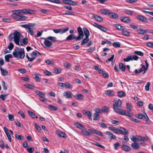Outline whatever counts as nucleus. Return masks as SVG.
Listing matches in <instances>:
<instances>
[{"label":"nucleus","mask_w":153,"mask_h":153,"mask_svg":"<svg viewBox=\"0 0 153 153\" xmlns=\"http://www.w3.org/2000/svg\"><path fill=\"white\" fill-rule=\"evenodd\" d=\"M13 56L16 58H20L22 59L25 56V51L24 48L20 49L19 47H16L13 53Z\"/></svg>","instance_id":"obj_1"},{"label":"nucleus","mask_w":153,"mask_h":153,"mask_svg":"<svg viewBox=\"0 0 153 153\" xmlns=\"http://www.w3.org/2000/svg\"><path fill=\"white\" fill-rule=\"evenodd\" d=\"M122 104V101L120 99L117 100L115 103H114L113 105V109L116 113H117L120 111V109H121L119 108L121 107Z\"/></svg>","instance_id":"obj_2"},{"label":"nucleus","mask_w":153,"mask_h":153,"mask_svg":"<svg viewBox=\"0 0 153 153\" xmlns=\"http://www.w3.org/2000/svg\"><path fill=\"white\" fill-rule=\"evenodd\" d=\"M14 41L15 43L17 45H19V42L21 38V35L18 31H15L13 33Z\"/></svg>","instance_id":"obj_3"},{"label":"nucleus","mask_w":153,"mask_h":153,"mask_svg":"<svg viewBox=\"0 0 153 153\" xmlns=\"http://www.w3.org/2000/svg\"><path fill=\"white\" fill-rule=\"evenodd\" d=\"M77 31L79 33V36L76 37V41H78L82 39L83 37L84 34L82 28L79 27L77 28Z\"/></svg>","instance_id":"obj_4"},{"label":"nucleus","mask_w":153,"mask_h":153,"mask_svg":"<svg viewBox=\"0 0 153 153\" xmlns=\"http://www.w3.org/2000/svg\"><path fill=\"white\" fill-rule=\"evenodd\" d=\"M117 113L122 115L130 117L133 116V114L131 113L125 111L122 109H120V111Z\"/></svg>","instance_id":"obj_5"},{"label":"nucleus","mask_w":153,"mask_h":153,"mask_svg":"<svg viewBox=\"0 0 153 153\" xmlns=\"http://www.w3.org/2000/svg\"><path fill=\"white\" fill-rule=\"evenodd\" d=\"M69 28L67 27L65 28H63L62 29H53V31L56 33H60L61 34H62L68 31Z\"/></svg>","instance_id":"obj_6"},{"label":"nucleus","mask_w":153,"mask_h":153,"mask_svg":"<svg viewBox=\"0 0 153 153\" xmlns=\"http://www.w3.org/2000/svg\"><path fill=\"white\" fill-rule=\"evenodd\" d=\"M21 11L22 13H24L32 14L35 13V11L34 10L30 9H22L21 10Z\"/></svg>","instance_id":"obj_7"},{"label":"nucleus","mask_w":153,"mask_h":153,"mask_svg":"<svg viewBox=\"0 0 153 153\" xmlns=\"http://www.w3.org/2000/svg\"><path fill=\"white\" fill-rule=\"evenodd\" d=\"M147 70H146V68L144 65H142V67L138 71L137 69H136L135 70L134 72L135 74H138V73H140L143 71H144V73H143V74L145 73V71H146Z\"/></svg>","instance_id":"obj_8"},{"label":"nucleus","mask_w":153,"mask_h":153,"mask_svg":"<svg viewBox=\"0 0 153 153\" xmlns=\"http://www.w3.org/2000/svg\"><path fill=\"white\" fill-rule=\"evenodd\" d=\"M62 1L63 3L72 5H76L77 4L76 2L71 0H62Z\"/></svg>","instance_id":"obj_9"},{"label":"nucleus","mask_w":153,"mask_h":153,"mask_svg":"<svg viewBox=\"0 0 153 153\" xmlns=\"http://www.w3.org/2000/svg\"><path fill=\"white\" fill-rule=\"evenodd\" d=\"M119 134H122L124 135H128V132L127 131L125 128L120 127V129H119Z\"/></svg>","instance_id":"obj_10"},{"label":"nucleus","mask_w":153,"mask_h":153,"mask_svg":"<svg viewBox=\"0 0 153 153\" xmlns=\"http://www.w3.org/2000/svg\"><path fill=\"white\" fill-rule=\"evenodd\" d=\"M88 131L91 132L95 134L98 135L100 136H103V134L102 133L95 129H88Z\"/></svg>","instance_id":"obj_11"},{"label":"nucleus","mask_w":153,"mask_h":153,"mask_svg":"<svg viewBox=\"0 0 153 153\" xmlns=\"http://www.w3.org/2000/svg\"><path fill=\"white\" fill-rule=\"evenodd\" d=\"M137 18L138 19L144 22H146L147 21V18L143 15H139L137 16Z\"/></svg>","instance_id":"obj_12"},{"label":"nucleus","mask_w":153,"mask_h":153,"mask_svg":"<svg viewBox=\"0 0 153 153\" xmlns=\"http://www.w3.org/2000/svg\"><path fill=\"white\" fill-rule=\"evenodd\" d=\"M15 18L17 20L24 21L26 20L27 18L26 16L19 15V16H14Z\"/></svg>","instance_id":"obj_13"},{"label":"nucleus","mask_w":153,"mask_h":153,"mask_svg":"<svg viewBox=\"0 0 153 153\" xmlns=\"http://www.w3.org/2000/svg\"><path fill=\"white\" fill-rule=\"evenodd\" d=\"M105 133L109 136V138L111 140H114L116 139V136L110 132L106 131L105 132Z\"/></svg>","instance_id":"obj_14"},{"label":"nucleus","mask_w":153,"mask_h":153,"mask_svg":"<svg viewBox=\"0 0 153 153\" xmlns=\"http://www.w3.org/2000/svg\"><path fill=\"white\" fill-rule=\"evenodd\" d=\"M76 37L74 34H71L68 36L66 38V40H72L73 39H75L76 41Z\"/></svg>","instance_id":"obj_15"},{"label":"nucleus","mask_w":153,"mask_h":153,"mask_svg":"<svg viewBox=\"0 0 153 153\" xmlns=\"http://www.w3.org/2000/svg\"><path fill=\"white\" fill-rule=\"evenodd\" d=\"M81 132L82 134L85 135L87 136H91V134L88 131L85 130V128L84 127V128H83L82 129Z\"/></svg>","instance_id":"obj_16"},{"label":"nucleus","mask_w":153,"mask_h":153,"mask_svg":"<svg viewBox=\"0 0 153 153\" xmlns=\"http://www.w3.org/2000/svg\"><path fill=\"white\" fill-rule=\"evenodd\" d=\"M63 94L64 96H65L66 98H72V94L70 91H68L64 92Z\"/></svg>","instance_id":"obj_17"},{"label":"nucleus","mask_w":153,"mask_h":153,"mask_svg":"<svg viewBox=\"0 0 153 153\" xmlns=\"http://www.w3.org/2000/svg\"><path fill=\"white\" fill-rule=\"evenodd\" d=\"M22 12L20 10H15L13 11V13L12 15L11 16H13L14 17L15 16H14V15H16V16H19L21 14Z\"/></svg>","instance_id":"obj_18"},{"label":"nucleus","mask_w":153,"mask_h":153,"mask_svg":"<svg viewBox=\"0 0 153 153\" xmlns=\"http://www.w3.org/2000/svg\"><path fill=\"white\" fill-rule=\"evenodd\" d=\"M123 145L122 147L123 150L126 152H128L131 150V148L128 146L125 145L123 144Z\"/></svg>","instance_id":"obj_19"},{"label":"nucleus","mask_w":153,"mask_h":153,"mask_svg":"<svg viewBox=\"0 0 153 153\" xmlns=\"http://www.w3.org/2000/svg\"><path fill=\"white\" fill-rule=\"evenodd\" d=\"M108 15L111 17L115 19H117L119 17V16L117 14L113 12H109Z\"/></svg>","instance_id":"obj_20"},{"label":"nucleus","mask_w":153,"mask_h":153,"mask_svg":"<svg viewBox=\"0 0 153 153\" xmlns=\"http://www.w3.org/2000/svg\"><path fill=\"white\" fill-rule=\"evenodd\" d=\"M131 146L133 148L136 149H138L140 147V146L139 144L138 143L135 142L132 143Z\"/></svg>","instance_id":"obj_21"},{"label":"nucleus","mask_w":153,"mask_h":153,"mask_svg":"<svg viewBox=\"0 0 153 153\" xmlns=\"http://www.w3.org/2000/svg\"><path fill=\"white\" fill-rule=\"evenodd\" d=\"M137 137L138 140L143 141H145L146 140L148 139V138L147 136L143 137L141 136L138 135Z\"/></svg>","instance_id":"obj_22"},{"label":"nucleus","mask_w":153,"mask_h":153,"mask_svg":"<svg viewBox=\"0 0 153 153\" xmlns=\"http://www.w3.org/2000/svg\"><path fill=\"white\" fill-rule=\"evenodd\" d=\"M56 133L59 136L62 138L65 137V136L66 135V134L65 133L61 131H57Z\"/></svg>","instance_id":"obj_23"},{"label":"nucleus","mask_w":153,"mask_h":153,"mask_svg":"<svg viewBox=\"0 0 153 153\" xmlns=\"http://www.w3.org/2000/svg\"><path fill=\"white\" fill-rule=\"evenodd\" d=\"M120 19L122 21L126 23H128L130 21L129 19L127 17H121L120 18Z\"/></svg>","instance_id":"obj_24"},{"label":"nucleus","mask_w":153,"mask_h":153,"mask_svg":"<svg viewBox=\"0 0 153 153\" xmlns=\"http://www.w3.org/2000/svg\"><path fill=\"white\" fill-rule=\"evenodd\" d=\"M83 30H84V33L85 35V37H88L90 33L89 30L87 29L85 27H84L83 28Z\"/></svg>","instance_id":"obj_25"},{"label":"nucleus","mask_w":153,"mask_h":153,"mask_svg":"<svg viewBox=\"0 0 153 153\" xmlns=\"http://www.w3.org/2000/svg\"><path fill=\"white\" fill-rule=\"evenodd\" d=\"M28 112L29 116L32 118H37V116L34 112H32L30 111H28Z\"/></svg>","instance_id":"obj_26"},{"label":"nucleus","mask_w":153,"mask_h":153,"mask_svg":"<svg viewBox=\"0 0 153 153\" xmlns=\"http://www.w3.org/2000/svg\"><path fill=\"white\" fill-rule=\"evenodd\" d=\"M44 44L48 47H50L52 45V42L48 40H45L44 41Z\"/></svg>","instance_id":"obj_27"},{"label":"nucleus","mask_w":153,"mask_h":153,"mask_svg":"<svg viewBox=\"0 0 153 153\" xmlns=\"http://www.w3.org/2000/svg\"><path fill=\"white\" fill-rule=\"evenodd\" d=\"M74 125L76 127L78 128H79L81 129H82L83 128H84V126L82 124H80L79 123L75 122L74 123Z\"/></svg>","instance_id":"obj_28"},{"label":"nucleus","mask_w":153,"mask_h":153,"mask_svg":"<svg viewBox=\"0 0 153 153\" xmlns=\"http://www.w3.org/2000/svg\"><path fill=\"white\" fill-rule=\"evenodd\" d=\"M119 68L122 71H124L126 70L125 65L122 63H120L119 65Z\"/></svg>","instance_id":"obj_29"},{"label":"nucleus","mask_w":153,"mask_h":153,"mask_svg":"<svg viewBox=\"0 0 153 153\" xmlns=\"http://www.w3.org/2000/svg\"><path fill=\"white\" fill-rule=\"evenodd\" d=\"M74 97L77 99L82 100L84 98V96L81 94H79L75 95Z\"/></svg>","instance_id":"obj_30"},{"label":"nucleus","mask_w":153,"mask_h":153,"mask_svg":"<svg viewBox=\"0 0 153 153\" xmlns=\"http://www.w3.org/2000/svg\"><path fill=\"white\" fill-rule=\"evenodd\" d=\"M94 17L95 19L97 21L100 22L102 21V17L98 16H94Z\"/></svg>","instance_id":"obj_31"},{"label":"nucleus","mask_w":153,"mask_h":153,"mask_svg":"<svg viewBox=\"0 0 153 153\" xmlns=\"http://www.w3.org/2000/svg\"><path fill=\"white\" fill-rule=\"evenodd\" d=\"M0 70L1 74L3 76H5L7 74L8 72L6 70H3L1 67H0Z\"/></svg>","instance_id":"obj_32"},{"label":"nucleus","mask_w":153,"mask_h":153,"mask_svg":"<svg viewBox=\"0 0 153 153\" xmlns=\"http://www.w3.org/2000/svg\"><path fill=\"white\" fill-rule=\"evenodd\" d=\"M144 119H145L146 120V124H149L151 123V122L149 120V117L146 113H145V116L144 117Z\"/></svg>","instance_id":"obj_33"},{"label":"nucleus","mask_w":153,"mask_h":153,"mask_svg":"<svg viewBox=\"0 0 153 153\" xmlns=\"http://www.w3.org/2000/svg\"><path fill=\"white\" fill-rule=\"evenodd\" d=\"M89 40V39L88 37H85V38H84L81 44V45H83L86 44L88 42Z\"/></svg>","instance_id":"obj_34"},{"label":"nucleus","mask_w":153,"mask_h":153,"mask_svg":"<svg viewBox=\"0 0 153 153\" xmlns=\"http://www.w3.org/2000/svg\"><path fill=\"white\" fill-rule=\"evenodd\" d=\"M115 27L118 29L122 30L125 29V27L123 26H122L120 25L116 24L115 25Z\"/></svg>","instance_id":"obj_35"},{"label":"nucleus","mask_w":153,"mask_h":153,"mask_svg":"<svg viewBox=\"0 0 153 153\" xmlns=\"http://www.w3.org/2000/svg\"><path fill=\"white\" fill-rule=\"evenodd\" d=\"M118 96L120 97H123L126 96V94L123 91H118Z\"/></svg>","instance_id":"obj_36"},{"label":"nucleus","mask_w":153,"mask_h":153,"mask_svg":"<svg viewBox=\"0 0 153 153\" xmlns=\"http://www.w3.org/2000/svg\"><path fill=\"white\" fill-rule=\"evenodd\" d=\"M48 107L51 110L56 111L57 109V108L56 107L52 105H48Z\"/></svg>","instance_id":"obj_37"},{"label":"nucleus","mask_w":153,"mask_h":153,"mask_svg":"<svg viewBox=\"0 0 153 153\" xmlns=\"http://www.w3.org/2000/svg\"><path fill=\"white\" fill-rule=\"evenodd\" d=\"M12 55L11 54L7 55L5 56V59L6 62H8L9 61V58L12 57Z\"/></svg>","instance_id":"obj_38"},{"label":"nucleus","mask_w":153,"mask_h":153,"mask_svg":"<svg viewBox=\"0 0 153 153\" xmlns=\"http://www.w3.org/2000/svg\"><path fill=\"white\" fill-rule=\"evenodd\" d=\"M105 94L107 95L113 96L114 95L113 92L110 90H107L105 91Z\"/></svg>","instance_id":"obj_39"},{"label":"nucleus","mask_w":153,"mask_h":153,"mask_svg":"<svg viewBox=\"0 0 153 153\" xmlns=\"http://www.w3.org/2000/svg\"><path fill=\"white\" fill-rule=\"evenodd\" d=\"M30 24H31L29 23L28 24L22 25H21V26L22 27L27 29L28 30L30 29V26L31 25Z\"/></svg>","instance_id":"obj_40"},{"label":"nucleus","mask_w":153,"mask_h":153,"mask_svg":"<svg viewBox=\"0 0 153 153\" xmlns=\"http://www.w3.org/2000/svg\"><path fill=\"white\" fill-rule=\"evenodd\" d=\"M121 44L119 42H115L112 44V45L116 48H119L120 47Z\"/></svg>","instance_id":"obj_41"},{"label":"nucleus","mask_w":153,"mask_h":153,"mask_svg":"<svg viewBox=\"0 0 153 153\" xmlns=\"http://www.w3.org/2000/svg\"><path fill=\"white\" fill-rule=\"evenodd\" d=\"M93 119L94 120H99V115L97 113H95L93 114Z\"/></svg>","instance_id":"obj_42"},{"label":"nucleus","mask_w":153,"mask_h":153,"mask_svg":"<svg viewBox=\"0 0 153 153\" xmlns=\"http://www.w3.org/2000/svg\"><path fill=\"white\" fill-rule=\"evenodd\" d=\"M123 60L126 62H128L130 60H132V56L130 55L128 56L126 58L123 59Z\"/></svg>","instance_id":"obj_43"},{"label":"nucleus","mask_w":153,"mask_h":153,"mask_svg":"<svg viewBox=\"0 0 153 153\" xmlns=\"http://www.w3.org/2000/svg\"><path fill=\"white\" fill-rule=\"evenodd\" d=\"M16 138L18 140H22L23 139V137L22 135H19L17 134H15Z\"/></svg>","instance_id":"obj_44"},{"label":"nucleus","mask_w":153,"mask_h":153,"mask_svg":"<svg viewBox=\"0 0 153 153\" xmlns=\"http://www.w3.org/2000/svg\"><path fill=\"white\" fill-rule=\"evenodd\" d=\"M36 93L39 95L40 97L43 96H45V94L41 91H36Z\"/></svg>","instance_id":"obj_45"},{"label":"nucleus","mask_w":153,"mask_h":153,"mask_svg":"<svg viewBox=\"0 0 153 153\" xmlns=\"http://www.w3.org/2000/svg\"><path fill=\"white\" fill-rule=\"evenodd\" d=\"M101 13L105 15H106L107 14H109V11L108 10H101Z\"/></svg>","instance_id":"obj_46"},{"label":"nucleus","mask_w":153,"mask_h":153,"mask_svg":"<svg viewBox=\"0 0 153 153\" xmlns=\"http://www.w3.org/2000/svg\"><path fill=\"white\" fill-rule=\"evenodd\" d=\"M47 39L50 40L54 42L56 41V38L55 37L49 36L47 37Z\"/></svg>","instance_id":"obj_47"},{"label":"nucleus","mask_w":153,"mask_h":153,"mask_svg":"<svg viewBox=\"0 0 153 153\" xmlns=\"http://www.w3.org/2000/svg\"><path fill=\"white\" fill-rule=\"evenodd\" d=\"M61 72V69H59L56 68H55L53 69V72L56 74L60 73Z\"/></svg>","instance_id":"obj_48"},{"label":"nucleus","mask_w":153,"mask_h":153,"mask_svg":"<svg viewBox=\"0 0 153 153\" xmlns=\"http://www.w3.org/2000/svg\"><path fill=\"white\" fill-rule=\"evenodd\" d=\"M136 116H137V117L138 119H143V118H144V116H145V114L143 115V114H136Z\"/></svg>","instance_id":"obj_49"},{"label":"nucleus","mask_w":153,"mask_h":153,"mask_svg":"<svg viewBox=\"0 0 153 153\" xmlns=\"http://www.w3.org/2000/svg\"><path fill=\"white\" fill-rule=\"evenodd\" d=\"M35 128L39 132H41L42 131L41 128L36 123L35 124Z\"/></svg>","instance_id":"obj_50"},{"label":"nucleus","mask_w":153,"mask_h":153,"mask_svg":"<svg viewBox=\"0 0 153 153\" xmlns=\"http://www.w3.org/2000/svg\"><path fill=\"white\" fill-rule=\"evenodd\" d=\"M134 53L141 56H143V53L140 51H136L134 52Z\"/></svg>","instance_id":"obj_51"},{"label":"nucleus","mask_w":153,"mask_h":153,"mask_svg":"<svg viewBox=\"0 0 153 153\" xmlns=\"http://www.w3.org/2000/svg\"><path fill=\"white\" fill-rule=\"evenodd\" d=\"M30 56L32 58H34V59L37 56V53L33 52L30 54Z\"/></svg>","instance_id":"obj_52"},{"label":"nucleus","mask_w":153,"mask_h":153,"mask_svg":"<svg viewBox=\"0 0 153 153\" xmlns=\"http://www.w3.org/2000/svg\"><path fill=\"white\" fill-rule=\"evenodd\" d=\"M22 41L23 42V45H27L28 42L27 38L26 37L23 39Z\"/></svg>","instance_id":"obj_53"},{"label":"nucleus","mask_w":153,"mask_h":153,"mask_svg":"<svg viewBox=\"0 0 153 153\" xmlns=\"http://www.w3.org/2000/svg\"><path fill=\"white\" fill-rule=\"evenodd\" d=\"M123 33V35L126 36H129L130 34L129 32L126 30H125L124 29L122 30Z\"/></svg>","instance_id":"obj_54"},{"label":"nucleus","mask_w":153,"mask_h":153,"mask_svg":"<svg viewBox=\"0 0 153 153\" xmlns=\"http://www.w3.org/2000/svg\"><path fill=\"white\" fill-rule=\"evenodd\" d=\"M25 86L26 87L31 89H34V86L28 84L25 85Z\"/></svg>","instance_id":"obj_55"},{"label":"nucleus","mask_w":153,"mask_h":153,"mask_svg":"<svg viewBox=\"0 0 153 153\" xmlns=\"http://www.w3.org/2000/svg\"><path fill=\"white\" fill-rule=\"evenodd\" d=\"M65 86L66 88H72L71 85L68 82H66L65 83Z\"/></svg>","instance_id":"obj_56"},{"label":"nucleus","mask_w":153,"mask_h":153,"mask_svg":"<svg viewBox=\"0 0 153 153\" xmlns=\"http://www.w3.org/2000/svg\"><path fill=\"white\" fill-rule=\"evenodd\" d=\"M83 113L84 114L86 115H87L88 116H90V115L91 114V112L88 111L86 110H85L83 111Z\"/></svg>","instance_id":"obj_57"},{"label":"nucleus","mask_w":153,"mask_h":153,"mask_svg":"<svg viewBox=\"0 0 153 153\" xmlns=\"http://www.w3.org/2000/svg\"><path fill=\"white\" fill-rule=\"evenodd\" d=\"M34 75L35 76L34 79L36 81L38 82H39L40 81V78L39 76L35 74H34Z\"/></svg>","instance_id":"obj_58"},{"label":"nucleus","mask_w":153,"mask_h":153,"mask_svg":"<svg viewBox=\"0 0 153 153\" xmlns=\"http://www.w3.org/2000/svg\"><path fill=\"white\" fill-rule=\"evenodd\" d=\"M27 150L29 153H32L33 152L34 148L33 147H28L27 148Z\"/></svg>","instance_id":"obj_59"},{"label":"nucleus","mask_w":153,"mask_h":153,"mask_svg":"<svg viewBox=\"0 0 153 153\" xmlns=\"http://www.w3.org/2000/svg\"><path fill=\"white\" fill-rule=\"evenodd\" d=\"M137 33L140 34H144V30L141 29H139L137 30Z\"/></svg>","instance_id":"obj_60"},{"label":"nucleus","mask_w":153,"mask_h":153,"mask_svg":"<svg viewBox=\"0 0 153 153\" xmlns=\"http://www.w3.org/2000/svg\"><path fill=\"white\" fill-rule=\"evenodd\" d=\"M8 117L9 119L10 120L12 121L14 120V116L12 114H8Z\"/></svg>","instance_id":"obj_61"},{"label":"nucleus","mask_w":153,"mask_h":153,"mask_svg":"<svg viewBox=\"0 0 153 153\" xmlns=\"http://www.w3.org/2000/svg\"><path fill=\"white\" fill-rule=\"evenodd\" d=\"M108 108L105 106L103 107L102 109V112H107L108 111Z\"/></svg>","instance_id":"obj_62"},{"label":"nucleus","mask_w":153,"mask_h":153,"mask_svg":"<svg viewBox=\"0 0 153 153\" xmlns=\"http://www.w3.org/2000/svg\"><path fill=\"white\" fill-rule=\"evenodd\" d=\"M95 47H91V48H90L89 49H87V51L88 52H89L90 53H92L94 51H95Z\"/></svg>","instance_id":"obj_63"},{"label":"nucleus","mask_w":153,"mask_h":153,"mask_svg":"<svg viewBox=\"0 0 153 153\" xmlns=\"http://www.w3.org/2000/svg\"><path fill=\"white\" fill-rule=\"evenodd\" d=\"M124 12L125 13L128 15H132L133 14L132 12L130 10H124Z\"/></svg>","instance_id":"obj_64"}]
</instances>
